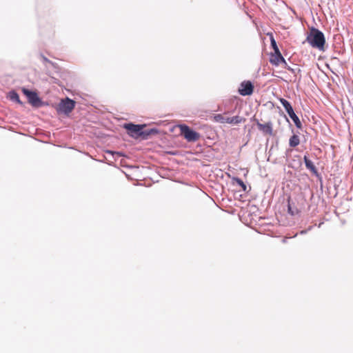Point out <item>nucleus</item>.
I'll return each mask as SVG.
<instances>
[{"label":"nucleus","instance_id":"nucleus-15","mask_svg":"<svg viewBox=\"0 0 353 353\" xmlns=\"http://www.w3.org/2000/svg\"><path fill=\"white\" fill-rule=\"evenodd\" d=\"M271 46L274 51V52H280L279 48H278V46L276 45V41L274 40V37L272 35L271 37Z\"/></svg>","mask_w":353,"mask_h":353},{"label":"nucleus","instance_id":"nucleus-2","mask_svg":"<svg viewBox=\"0 0 353 353\" xmlns=\"http://www.w3.org/2000/svg\"><path fill=\"white\" fill-rule=\"evenodd\" d=\"M213 120L215 121L216 122L221 123L237 125L244 122L245 121V119L244 117H241L239 116L231 117L228 116V112H224L223 114H218L214 115Z\"/></svg>","mask_w":353,"mask_h":353},{"label":"nucleus","instance_id":"nucleus-12","mask_svg":"<svg viewBox=\"0 0 353 353\" xmlns=\"http://www.w3.org/2000/svg\"><path fill=\"white\" fill-rule=\"evenodd\" d=\"M279 101H280L281 104L284 106L286 111H288L292 108L290 103L286 99H285L283 98H280Z\"/></svg>","mask_w":353,"mask_h":353},{"label":"nucleus","instance_id":"nucleus-8","mask_svg":"<svg viewBox=\"0 0 353 353\" xmlns=\"http://www.w3.org/2000/svg\"><path fill=\"white\" fill-rule=\"evenodd\" d=\"M124 128L128 130L131 136H139L142 134L143 125L127 123L125 124Z\"/></svg>","mask_w":353,"mask_h":353},{"label":"nucleus","instance_id":"nucleus-1","mask_svg":"<svg viewBox=\"0 0 353 353\" xmlns=\"http://www.w3.org/2000/svg\"><path fill=\"white\" fill-rule=\"evenodd\" d=\"M306 41L314 48L319 50H323L325 48L326 42L325 35L317 28H312L311 29L310 33L306 37Z\"/></svg>","mask_w":353,"mask_h":353},{"label":"nucleus","instance_id":"nucleus-19","mask_svg":"<svg viewBox=\"0 0 353 353\" xmlns=\"http://www.w3.org/2000/svg\"><path fill=\"white\" fill-rule=\"evenodd\" d=\"M43 60H44L45 61L48 62V59H47L46 57H43Z\"/></svg>","mask_w":353,"mask_h":353},{"label":"nucleus","instance_id":"nucleus-11","mask_svg":"<svg viewBox=\"0 0 353 353\" xmlns=\"http://www.w3.org/2000/svg\"><path fill=\"white\" fill-rule=\"evenodd\" d=\"M289 144L291 147H295L300 144V139L297 134H293L289 141Z\"/></svg>","mask_w":353,"mask_h":353},{"label":"nucleus","instance_id":"nucleus-6","mask_svg":"<svg viewBox=\"0 0 353 353\" xmlns=\"http://www.w3.org/2000/svg\"><path fill=\"white\" fill-rule=\"evenodd\" d=\"M254 91V85L250 81H243L240 83L238 89L241 96L251 95Z\"/></svg>","mask_w":353,"mask_h":353},{"label":"nucleus","instance_id":"nucleus-5","mask_svg":"<svg viewBox=\"0 0 353 353\" xmlns=\"http://www.w3.org/2000/svg\"><path fill=\"white\" fill-rule=\"evenodd\" d=\"M75 102L67 97L66 99L61 100L60 103L58 105V111L66 114L70 113L74 109Z\"/></svg>","mask_w":353,"mask_h":353},{"label":"nucleus","instance_id":"nucleus-3","mask_svg":"<svg viewBox=\"0 0 353 353\" xmlns=\"http://www.w3.org/2000/svg\"><path fill=\"white\" fill-rule=\"evenodd\" d=\"M179 129L181 130V135L183 136L185 140L189 142H195L199 139V134L191 130L190 127L185 125H180Z\"/></svg>","mask_w":353,"mask_h":353},{"label":"nucleus","instance_id":"nucleus-10","mask_svg":"<svg viewBox=\"0 0 353 353\" xmlns=\"http://www.w3.org/2000/svg\"><path fill=\"white\" fill-rule=\"evenodd\" d=\"M303 159L306 168L309 169L314 173H316V168L314 165V163L309 159L307 156H304Z\"/></svg>","mask_w":353,"mask_h":353},{"label":"nucleus","instance_id":"nucleus-16","mask_svg":"<svg viewBox=\"0 0 353 353\" xmlns=\"http://www.w3.org/2000/svg\"><path fill=\"white\" fill-rule=\"evenodd\" d=\"M11 99H12L14 100H16L18 102H19V96H18V94L16 92L13 93L12 96H11Z\"/></svg>","mask_w":353,"mask_h":353},{"label":"nucleus","instance_id":"nucleus-17","mask_svg":"<svg viewBox=\"0 0 353 353\" xmlns=\"http://www.w3.org/2000/svg\"><path fill=\"white\" fill-rule=\"evenodd\" d=\"M288 211L291 214H294L295 212L292 209L291 204L290 203V201H288Z\"/></svg>","mask_w":353,"mask_h":353},{"label":"nucleus","instance_id":"nucleus-13","mask_svg":"<svg viewBox=\"0 0 353 353\" xmlns=\"http://www.w3.org/2000/svg\"><path fill=\"white\" fill-rule=\"evenodd\" d=\"M290 118L292 119L296 126H297L298 128H301V122L296 114L292 115Z\"/></svg>","mask_w":353,"mask_h":353},{"label":"nucleus","instance_id":"nucleus-14","mask_svg":"<svg viewBox=\"0 0 353 353\" xmlns=\"http://www.w3.org/2000/svg\"><path fill=\"white\" fill-rule=\"evenodd\" d=\"M234 181H236V183L238 185H239L241 186V188H243V190L244 191H245V190H246V189H247V186H246V185L245 184V183L243 182V180H241V179H239V178H234Z\"/></svg>","mask_w":353,"mask_h":353},{"label":"nucleus","instance_id":"nucleus-18","mask_svg":"<svg viewBox=\"0 0 353 353\" xmlns=\"http://www.w3.org/2000/svg\"><path fill=\"white\" fill-rule=\"evenodd\" d=\"M288 115L290 117H291L292 115L295 114V113L294 112V110H293V108H292L291 110L287 111Z\"/></svg>","mask_w":353,"mask_h":353},{"label":"nucleus","instance_id":"nucleus-7","mask_svg":"<svg viewBox=\"0 0 353 353\" xmlns=\"http://www.w3.org/2000/svg\"><path fill=\"white\" fill-rule=\"evenodd\" d=\"M21 92L28 97V101L30 104L34 106L40 105V98L38 97L35 92L30 91L26 88H22Z\"/></svg>","mask_w":353,"mask_h":353},{"label":"nucleus","instance_id":"nucleus-9","mask_svg":"<svg viewBox=\"0 0 353 353\" xmlns=\"http://www.w3.org/2000/svg\"><path fill=\"white\" fill-rule=\"evenodd\" d=\"M256 125L259 130H261L264 134L269 136L273 135V125L271 121L267 122L266 123H261L257 121Z\"/></svg>","mask_w":353,"mask_h":353},{"label":"nucleus","instance_id":"nucleus-4","mask_svg":"<svg viewBox=\"0 0 353 353\" xmlns=\"http://www.w3.org/2000/svg\"><path fill=\"white\" fill-rule=\"evenodd\" d=\"M269 61L273 65H279L283 64L284 67L291 71L292 69L288 65L285 58L280 52H272L270 54V58H269Z\"/></svg>","mask_w":353,"mask_h":353}]
</instances>
